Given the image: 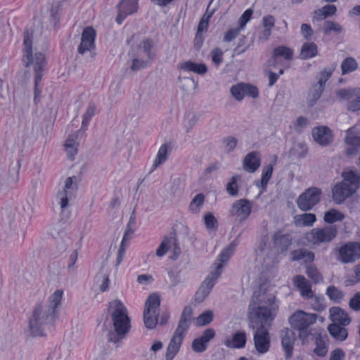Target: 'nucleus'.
I'll return each mask as SVG.
<instances>
[{"instance_id": "c756f323", "label": "nucleus", "mask_w": 360, "mask_h": 360, "mask_svg": "<svg viewBox=\"0 0 360 360\" xmlns=\"http://www.w3.org/2000/svg\"><path fill=\"white\" fill-rule=\"evenodd\" d=\"M205 195L202 193L195 195L189 204V212L193 214H198L205 203Z\"/></svg>"}, {"instance_id": "13d9d810", "label": "nucleus", "mask_w": 360, "mask_h": 360, "mask_svg": "<svg viewBox=\"0 0 360 360\" xmlns=\"http://www.w3.org/2000/svg\"><path fill=\"white\" fill-rule=\"evenodd\" d=\"M253 11L252 9H247L240 17L238 20L239 28L243 29L248 22L250 20Z\"/></svg>"}, {"instance_id": "5fc2aeb1", "label": "nucleus", "mask_w": 360, "mask_h": 360, "mask_svg": "<svg viewBox=\"0 0 360 360\" xmlns=\"http://www.w3.org/2000/svg\"><path fill=\"white\" fill-rule=\"evenodd\" d=\"M207 344L200 339V338H195L192 342V349L198 353L203 352L207 349Z\"/></svg>"}, {"instance_id": "423d86ee", "label": "nucleus", "mask_w": 360, "mask_h": 360, "mask_svg": "<svg viewBox=\"0 0 360 360\" xmlns=\"http://www.w3.org/2000/svg\"><path fill=\"white\" fill-rule=\"evenodd\" d=\"M316 315L297 310L288 319L291 328L298 331L299 338L303 343L308 341L311 335L310 326L316 322Z\"/></svg>"}, {"instance_id": "393cba45", "label": "nucleus", "mask_w": 360, "mask_h": 360, "mask_svg": "<svg viewBox=\"0 0 360 360\" xmlns=\"http://www.w3.org/2000/svg\"><path fill=\"white\" fill-rule=\"evenodd\" d=\"M180 68L185 72H193L200 75H205L207 72V68L205 63H197L191 60L181 63Z\"/></svg>"}, {"instance_id": "69168bd1", "label": "nucleus", "mask_w": 360, "mask_h": 360, "mask_svg": "<svg viewBox=\"0 0 360 360\" xmlns=\"http://www.w3.org/2000/svg\"><path fill=\"white\" fill-rule=\"evenodd\" d=\"M215 335V331L212 328H207L200 337L204 342L208 343Z\"/></svg>"}, {"instance_id": "2eb2a0df", "label": "nucleus", "mask_w": 360, "mask_h": 360, "mask_svg": "<svg viewBox=\"0 0 360 360\" xmlns=\"http://www.w3.org/2000/svg\"><path fill=\"white\" fill-rule=\"evenodd\" d=\"M138 0H122L117 5L118 14L116 18L117 22L120 25L127 15H132L139 9Z\"/></svg>"}, {"instance_id": "a18cd8bd", "label": "nucleus", "mask_w": 360, "mask_h": 360, "mask_svg": "<svg viewBox=\"0 0 360 360\" xmlns=\"http://www.w3.org/2000/svg\"><path fill=\"white\" fill-rule=\"evenodd\" d=\"M213 320V314L211 311H207L201 314L196 319V325L198 326H203L210 323Z\"/></svg>"}, {"instance_id": "c9c22d12", "label": "nucleus", "mask_w": 360, "mask_h": 360, "mask_svg": "<svg viewBox=\"0 0 360 360\" xmlns=\"http://www.w3.org/2000/svg\"><path fill=\"white\" fill-rule=\"evenodd\" d=\"M172 241H174V238L167 236L164 237L160 245L156 250L157 256L160 257L166 255L171 247Z\"/></svg>"}, {"instance_id": "e433bc0d", "label": "nucleus", "mask_w": 360, "mask_h": 360, "mask_svg": "<svg viewBox=\"0 0 360 360\" xmlns=\"http://www.w3.org/2000/svg\"><path fill=\"white\" fill-rule=\"evenodd\" d=\"M346 143L350 146L360 147V134L355 133L352 129L347 131Z\"/></svg>"}, {"instance_id": "f8f14e48", "label": "nucleus", "mask_w": 360, "mask_h": 360, "mask_svg": "<svg viewBox=\"0 0 360 360\" xmlns=\"http://www.w3.org/2000/svg\"><path fill=\"white\" fill-rule=\"evenodd\" d=\"M337 95L340 98L348 101L349 110L352 112L360 110V88L342 89L337 92Z\"/></svg>"}, {"instance_id": "0e129e2a", "label": "nucleus", "mask_w": 360, "mask_h": 360, "mask_svg": "<svg viewBox=\"0 0 360 360\" xmlns=\"http://www.w3.org/2000/svg\"><path fill=\"white\" fill-rule=\"evenodd\" d=\"M308 124L309 121L307 118L300 116L297 118L294 127L297 131H301L304 127H306L308 125Z\"/></svg>"}, {"instance_id": "7ed1b4c3", "label": "nucleus", "mask_w": 360, "mask_h": 360, "mask_svg": "<svg viewBox=\"0 0 360 360\" xmlns=\"http://www.w3.org/2000/svg\"><path fill=\"white\" fill-rule=\"evenodd\" d=\"M108 311L112 326L107 333V339L108 342L118 347L131 329L130 319L127 307L118 300L109 303Z\"/></svg>"}, {"instance_id": "9d476101", "label": "nucleus", "mask_w": 360, "mask_h": 360, "mask_svg": "<svg viewBox=\"0 0 360 360\" xmlns=\"http://www.w3.org/2000/svg\"><path fill=\"white\" fill-rule=\"evenodd\" d=\"M321 193V190L317 187L306 189L296 200L297 207L302 211L311 210L320 201Z\"/></svg>"}, {"instance_id": "6ab92c4d", "label": "nucleus", "mask_w": 360, "mask_h": 360, "mask_svg": "<svg viewBox=\"0 0 360 360\" xmlns=\"http://www.w3.org/2000/svg\"><path fill=\"white\" fill-rule=\"evenodd\" d=\"M246 342V333L243 330H238L233 333L231 337H226L224 340V345L228 348L242 349L245 347Z\"/></svg>"}, {"instance_id": "9b49d317", "label": "nucleus", "mask_w": 360, "mask_h": 360, "mask_svg": "<svg viewBox=\"0 0 360 360\" xmlns=\"http://www.w3.org/2000/svg\"><path fill=\"white\" fill-rule=\"evenodd\" d=\"M360 258V244L349 242L339 249L338 259L344 264L352 263Z\"/></svg>"}, {"instance_id": "79ce46f5", "label": "nucleus", "mask_w": 360, "mask_h": 360, "mask_svg": "<svg viewBox=\"0 0 360 360\" xmlns=\"http://www.w3.org/2000/svg\"><path fill=\"white\" fill-rule=\"evenodd\" d=\"M323 30L325 34H330L331 32L339 34L343 31V29L340 24L330 20H326L324 22Z\"/></svg>"}, {"instance_id": "7c9ffc66", "label": "nucleus", "mask_w": 360, "mask_h": 360, "mask_svg": "<svg viewBox=\"0 0 360 360\" xmlns=\"http://www.w3.org/2000/svg\"><path fill=\"white\" fill-rule=\"evenodd\" d=\"M316 220V217L312 213H304L295 217V223L297 226H311Z\"/></svg>"}, {"instance_id": "f704fd0d", "label": "nucleus", "mask_w": 360, "mask_h": 360, "mask_svg": "<svg viewBox=\"0 0 360 360\" xmlns=\"http://www.w3.org/2000/svg\"><path fill=\"white\" fill-rule=\"evenodd\" d=\"M344 217L343 214L335 209H331L325 213L323 219L326 223L332 224L335 221H342Z\"/></svg>"}, {"instance_id": "f3484780", "label": "nucleus", "mask_w": 360, "mask_h": 360, "mask_svg": "<svg viewBox=\"0 0 360 360\" xmlns=\"http://www.w3.org/2000/svg\"><path fill=\"white\" fill-rule=\"evenodd\" d=\"M280 336L283 349L285 352V356L288 359L292 355L295 334L292 330L285 328L281 330Z\"/></svg>"}, {"instance_id": "412c9836", "label": "nucleus", "mask_w": 360, "mask_h": 360, "mask_svg": "<svg viewBox=\"0 0 360 360\" xmlns=\"http://www.w3.org/2000/svg\"><path fill=\"white\" fill-rule=\"evenodd\" d=\"M293 283L303 298L309 299V297H313L314 292L311 290V283L304 276L297 275L295 276Z\"/></svg>"}, {"instance_id": "72a5a7b5", "label": "nucleus", "mask_w": 360, "mask_h": 360, "mask_svg": "<svg viewBox=\"0 0 360 360\" xmlns=\"http://www.w3.org/2000/svg\"><path fill=\"white\" fill-rule=\"evenodd\" d=\"M336 10L337 9L335 5H326L321 8H319L315 11L316 18L317 20H323L328 16L333 15L336 12Z\"/></svg>"}, {"instance_id": "a19ab883", "label": "nucleus", "mask_w": 360, "mask_h": 360, "mask_svg": "<svg viewBox=\"0 0 360 360\" xmlns=\"http://www.w3.org/2000/svg\"><path fill=\"white\" fill-rule=\"evenodd\" d=\"M311 299V306L312 309L316 311H323L325 307V299L323 296L316 295L314 293L313 294L312 297H309Z\"/></svg>"}, {"instance_id": "bf43d9fd", "label": "nucleus", "mask_w": 360, "mask_h": 360, "mask_svg": "<svg viewBox=\"0 0 360 360\" xmlns=\"http://www.w3.org/2000/svg\"><path fill=\"white\" fill-rule=\"evenodd\" d=\"M244 89H245V96H248L253 98H256L259 96V91L257 88L250 84L244 83Z\"/></svg>"}, {"instance_id": "ea45409f", "label": "nucleus", "mask_w": 360, "mask_h": 360, "mask_svg": "<svg viewBox=\"0 0 360 360\" xmlns=\"http://www.w3.org/2000/svg\"><path fill=\"white\" fill-rule=\"evenodd\" d=\"M96 107L94 103H90L83 115L82 129H86L91 118L95 115Z\"/></svg>"}, {"instance_id": "603ef678", "label": "nucleus", "mask_w": 360, "mask_h": 360, "mask_svg": "<svg viewBox=\"0 0 360 360\" xmlns=\"http://www.w3.org/2000/svg\"><path fill=\"white\" fill-rule=\"evenodd\" d=\"M333 70L334 68H324L323 70L321 72L320 78L316 84H319L321 86L324 87L326 82L331 77Z\"/></svg>"}, {"instance_id": "774afa93", "label": "nucleus", "mask_w": 360, "mask_h": 360, "mask_svg": "<svg viewBox=\"0 0 360 360\" xmlns=\"http://www.w3.org/2000/svg\"><path fill=\"white\" fill-rule=\"evenodd\" d=\"M345 353L341 349H335L330 352L329 360H344Z\"/></svg>"}, {"instance_id": "8fccbe9b", "label": "nucleus", "mask_w": 360, "mask_h": 360, "mask_svg": "<svg viewBox=\"0 0 360 360\" xmlns=\"http://www.w3.org/2000/svg\"><path fill=\"white\" fill-rule=\"evenodd\" d=\"M306 273L314 283H318L323 280L321 275L314 266H308Z\"/></svg>"}, {"instance_id": "a878e982", "label": "nucleus", "mask_w": 360, "mask_h": 360, "mask_svg": "<svg viewBox=\"0 0 360 360\" xmlns=\"http://www.w3.org/2000/svg\"><path fill=\"white\" fill-rule=\"evenodd\" d=\"M273 240L275 245L281 249V250L285 251L292 243V237L289 233L283 234L281 231L274 233Z\"/></svg>"}, {"instance_id": "680f3d73", "label": "nucleus", "mask_w": 360, "mask_h": 360, "mask_svg": "<svg viewBox=\"0 0 360 360\" xmlns=\"http://www.w3.org/2000/svg\"><path fill=\"white\" fill-rule=\"evenodd\" d=\"M349 306L354 311H360V293H356L349 300Z\"/></svg>"}, {"instance_id": "f257e3e1", "label": "nucleus", "mask_w": 360, "mask_h": 360, "mask_svg": "<svg viewBox=\"0 0 360 360\" xmlns=\"http://www.w3.org/2000/svg\"><path fill=\"white\" fill-rule=\"evenodd\" d=\"M275 296L254 295L248 309L249 327L255 330L253 340L255 347L259 354L266 353L270 348L271 339L266 325H270L276 316L278 305Z\"/></svg>"}, {"instance_id": "de8ad7c7", "label": "nucleus", "mask_w": 360, "mask_h": 360, "mask_svg": "<svg viewBox=\"0 0 360 360\" xmlns=\"http://www.w3.org/2000/svg\"><path fill=\"white\" fill-rule=\"evenodd\" d=\"M153 45H154V43L152 39H146L141 43V44L139 46V49L140 50H143V51L145 53V54L147 56V57L149 59H152L153 56H152L151 51H152V49L153 48Z\"/></svg>"}, {"instance_id": "473e14b6", "label": "nucleus", "mask_w": 360, "mask_h": 360, "mask_svg": "<svg viewBox=\"0 0 360 360\" xmlns=\"http://www.w3.org/2000/svg\"><path fill=\"white\" fill-rule=\"evenodd\" d=\"M323 89L324 87L321 86L318 84L313 85V86L309 90L307 98L309 105L312 106L316 103V102L321 97Z\"/></svg>"}, {"instance_id": "0eeeda50", "label": "nucleus", "mask_w": 360, "mask_h": 360, "mask_svg": "<svg viewBox=\"0 0 360 360\" xmlns=\"http://www.w3.org/2000/svg\"><path fill=\"white\" fill-rule=\"evenodd\" d=\"M359 187V176L354 172L345 173L342 182L336 184L333 189V200L342 203L346 198L352 195Z\"/></svg>"}, {"instance_id": "052dcab7", "label": "nucleus", "mask_w": 360, "mask_h": 360, "mask_svg": "<svg viewBox=\"0 0 360 360\" xmlns=\"http://www.w3.org/2000/svg\"><path fill=\"white\" fill-rule=\"evenodd\" d=\"M240 29L238 28H232L228 30L224 36V41L230 42L233 40L240 33Z\"/></svg>"}, {"instance_id": "6e6552de", "label": "nucleus", "mask_w": 360, "mask_h": 360, "mask_svg": "<svg viewBox=\"0 0 360 360\" xmlns=\"http://www.w3.org/2000/svg\"><path fill=\"white\" fill-rule=\"evenodd\" d=\"M160 299L158 295L153 293L149 295L143 311V322L148 329L154 328L158 323Z\"/></svg>"}, {"instance_id": "39448f33", "label": "nucleus", "mask_w": 360, "mask_h": 360, "mask_svg": "<svg viewBox=\"0 0 360 360\" xmlns=\"http://www.w3.org/2000/svg\"><path fill=\"white\" fill-rule=\"evenodd\" d=\"M235 248L236 245L231 243L229 247L221 252L219 258L221 264H219L215 270L208 275L195 294L196 300L199 302H202L210 294L216 283V281L222 272V263H225L229 259L230 257L235 251Z\"/></svg>"}, {"instance_id": "4c0bfd02", "label": "nucleus", "mask_w": 360, "mask_h": 360, "mask_svg": "<svg viewBox=\"0 0 360 360\" xmlns=\"http://www.w3.org/2000/svg\"><path fill=\"white\" fill-rule=\"evenodd\" d=\"M326 295L335 302H340L344 297L343 292L333 285L328 287Z\"/></svg>"}, {"instance_id": "bb28decb", "label": "nucleus", "mask_w": 360, "mask_h": 360, "mask_svg": "<svg viewBox=\"0 0 360 360\" xmlns=\"http://www.w3.org/2000/svg\"><path fill=\"white\" fill-rule=\"evenodd\" d=\"M170 148V144L167 143L162 144L160 147L155 160L153 162L151 172H153L157 167L167 161Z\"/></svg>"}, {"instance_id": "b1692460", "label": "nucleus", "mask_w": 360, "mask_h": 360, "mask_svg": "<svg viewBox=\"0 0 360 360\" xmlns=\"http://www.w3.org/2000/svg\"><path fill=\"white\" fill-rule=\"evenodd\" d=\"M79 133L80 130H77L74 134L70 135L65 143L67 155L71 160H73L75 155L77 153V147L79 146V143L77 140Z\"/></svg>"}, {"instance_id": "5701e85b", "label": "nucleus", "mask_w": 360, "mask_h": 360, "mask_svg": "<svg viewBox=\"0 0 360 360\" xmlns=\"http://www.w3.org/2000/svg\"><path fill=\"white\" fill-rule=\"evenodd\" d=\"M183 338L173 335L165 353L166 360H173L175 356L179 352L183 342Z\"/></svg>"}, {"instance_id": "1a4fd4ad", "label": "nucleus", "mask_w": 360, "mask_h": 360, "mask_svg": "<svg viewBox=\"0 0 360 360\" xmlns=\"http://www.w3.org/2000/svg\"><path fill=\"white\" fill-rule=\"evenodd\" d=\"M338 229L335 226H326L323 228L311 229L307 235V240L313 245L330 243L337 236Z\"/></svg>"}, {"instance_id": "4d7b16f0", "label": "nucleus", "mask_w": 360, "mask_h": 360, "mask_svg": "<svg viewBox=\"0 0 360 360\" xmlns=\"http://www.w3.org/2000/svg\"><path fill=\"white\" fill-rule=\"evenodd\" d=\"M190 326V323L184 322V321H179L178 326L174 331V335L177 336H181L184 338L185 334Z\"/></svg>"}, {"instance_id": "ddd939ff", "label": "nucleus", "mask_w": 360, "mask_h": 360, "mask_svg": "<svg viewBox=\"0 0 360 360\" xmlns=\"http://www.w3.org/2000/svg\"><path fill=\"white\" fill-rule=\"evenodd\" d=\"M75 176L68 177L65 181V186L63 191L58 193V198L60 199L59 204L62 210L68 206V201L71 200L77 191V185L73 182Z\"/></svg>"}, {"instance_id": "49530a36", "label": "nucleus", "mask_w": 360, "mask_h": 360, "mask_svg": "<svg viewBox=\"0 0 360 360\" xmlns=\"http://www.w3.org/2000/svg\"><path fill=\"white\" fill-rule=\"evenodd\" d=\"M222 143L224 145V150L231 153L234 150L237 144L238 139L232 136H229L223 139Z\"/></svg>"}, {"instance_id": "2f4dec72", "label": "nucleus", "mask_w": 360, "mask_h": 360, "mask_svg": "<svg viewBox=\"0 0 360 360\" xmlns=\"http://www.w3.org/2000/svg\"><path fill=\"white\" fill-rule=\"evenodd\" d=\"M359 68L356 60L353 57H347L341 64L342 75H345L354 72Z\"/></svg>"}, {"instance_id": "58836bf2", "label": "nucleus", "mask_w": 360, "mask_h": 360, "mask_svg": "<svg viewBox=\"0 0 360 360\" xmlns=\"http://www.w3.org/2000/svg\"><path fill=\"white\" fill-rule=\"evenodd\" d=\"M273 53L275 56H278V58L283 57L287 60H291L293 56L292 50L284 46H280L274 49Z\"/></svg>"}, {"instance_id": "09e8293b", "label": "nucleus", "mask_w": 360, "mask_h": 360, "mask_svg": "<svg viewBox=\"0 0 360 360\" xmlns=\"http://www.w3.org/2000/svg\"><path fill=\"white\" fill-rule=\"evenodd\" d=\"M204 222L209 230H216L217 228V220L212 213H207L204 216Z\"/></svg>"}, {"instance_id": "864d4df0", "label": "nucleus", "mask_w": 360, "mask_h": 360, "mask_svg": "<svg viewBox=\"0 0 360 360\" xmlns=\"http://www.w3.org/2000/svg\"><path fill=\"white\" fill-rule=\"evenodd\" d=\"M316 347L314 349V352L319 356H325L327 354L328 349L321 338H316Z\"/></svg>"}, {"instance_id": "aec40b11", "label": "nucleus", "mask_w": 360, "mask_h": 360, "mask_svg": "<svg viewBox=\"0 0 360 360\" xmlns=\"http://www.w3.org/2000/svg\"><path fill=\"white\" fill-rule=\"evenodd\" d=\"M261 165V155L258 151H252L248 153L243 162V169L250 173L256 172Z\"/></svg>"}, {"instance_id": "f03ea898", "label": "nucleus", "mask_w": 360, "mask_h": 360, "mask_svg": "<svg viewBox=\"0 0 360 360\" xmlns=\"http://www.w3.org/2000/svg\"><path fill=\"white\" fill-rule=\"evenodd\" d=\"M63 292L56 290L49 298L47 304H37L29 319V331L32 336H43L47 326L52 324L58 314Z\"/></svg>"}, {"instance_id": "6e6d98bb", "label": "nucleus", "mask_w": 360, "mask_h": 360, "mask_svg": "<svg viewBox=\"0 0 360 360\" xmlns=\"http://www.w3.org/2000/svg\"><path fill=\"white\" fill-rule=\"evenodd\" d=\"M212 61L219 66L223 62V51L219 48H214L211 51Z\"/></svg>"}, {"instance_id": "e2e57ef3", "label": "nucleus", "mask_w": 360, "mask_h": 360, "mask_svg": "<svg viewBox=\"0 0 360 360\" xmlns=\"http://www.w3.org/2000/svg\"><path fill=\"white\" fill-rule=\"evenodd\" d=\"M210 17L211 14L207 15H206V14L203 15L199 22L197 32L202 33L203 31H207Z\"/></svg>"}, {"instance_id": "338daca9", "label": "nucleus", "mask_w": 360, "mask_h": 360, "mask_svg": "<svg viewBox=\"0 0 360 360\" xmlns=\"http://www.w3.org/2000/svg\"><path fill=\"white\" fill-rule=\"evenodd\" d=\"M262 24L264 28H269L271 30L275 24L274 17L271 15L264 16L262 18Z\"/></svg>"}, {"instance_id": "20e7f679", "label": "nucleus", "mask_w": 360, "mask_h": 360, "mask_svg": "<svg viewBox=\"0 0 360 360\" xmlns=\"http://www.w3.org/2000/svg\"><path fill=\"white\" fill-rule=\"evenodd\" d=\"M32 38V34L28 31L24 33L22 60L26 68L32 66L33 68L34 73V101H37V98H40L41 91L38 89V86L41 84L46 61L45 56L42 53L36 52L33 55Z\"/></svg>"}, {"instance_id": "a211bd4d", "label": "nucleus", "mask_w": 360, "mask_h": 360, "mask_svg": "<svg viewBox=\"0 0 360 360\" xmlns=\"http://www.w3.org/2000/svg\"><path fill=\"white\" fill-rule=\"evenodd\" d=\"M314 140L322 146L329 145L333 141V134L327 127H318L312 129Z\"/></svg>"}, {"instance_id": "3c124183", "label": "nucleus", "mask_w": 360, "mask_h": 360, "mask_svg": "<svg viewBox=\"0 0 360 360\" xmlns=\"http://www.w3.org/2000/svg\"><path fill=\"white\" fill-rule=\"evenodd\" d=\"M238 179V176H232L231 181L226 186L227 193L232 196H236L238 195V185H237Z\"/></svg>"}, {"instance_id": "37998d69", "label": "nucleus", "mask_w": 360, "mask_h": 360, "mask_svg": "<svg viewBox=\"0 0 360 360\" xmlns=\"http://www.w3.org/2000/svg\"><path fill=\"white\" fill-rule=\"evenodd\" d=\"M273 165L270 164L268 165H265L262 169V174L261 178V186L263 188H265L268 184L269 180L272 176L273 173Z\"/></svg>"}, {"instance_id": "dca6fc26", "label": "nucleus", "mask_w": 360, "mask_h": 360, "mask_svg": "<svg viewBox=\"0 0 360 360\" xmlns=\"http://www.w3.org/2000/svg\"><path fill=\"white\" fill-rule=\"evenodd\" d=\"M96 32L91 27H85L82 34L81 43L78 46V53L83 55L95 47Z\"/></svg>"}, {"instance_id": "cd10ccee", "label": "nucleus", "mask_w": 360, "mask_h": 360, "mask_svg": "<svg viewBox=\"0 0 360 360\" xmlns=\"http://www.w3.org/2000/svg\"><path fill=\"white\" fill-rule=\"evenodd\" d=\"M318 54L317 45L314 42H304L301 48L300 58L303 60L315 57Z\"/></svg>"}, {"instance_id": "c03bdc74", "label": "nucleus", "mask_w": 360, "mask_h": 360, "mask_svg": "<svg viewBox=\"0 0 360 360\" xmlns=\"http://www.w3.org/2000/svg\"><path fill=\"white\" fill-rule=\"evenodd\" d=\"M231 95L238 101H242L245 97L244 83H238L231 88Z\"/></svg>"}, {"instance_id": "4468645a", "label": "nucleus", "mask_w": 360, "mask_h": 360, "mask_svg": "<svg viewBox=\"0 0 360 360\" xmlns=\"http://www.w3.org/2000/svg\"><path fill=\"white\" fill-rule=\"evenodd\" d=\"M252 206L250 200L240 199L236 200L231 206L230 213L236 216L240 221H245L252 212Z\"/></svg>"}, {"instance_id": "4be33fe9", "label": "nucleus", "mask_w": 360, "mask_h": 360, "mask_svg": "<svg viewBox=\"0 0 360 360\" xmlns=\"http://www.w3.org/2000/svg\"><path fill=\"white\" fill-rule=\"evenodd\" d=\"M330 318L333 322L343 326H347L350 323L351 319L347 312L338 307H333L329 310Z\"/></svg>"}, {"instance_id": "c85d7f7f", "label": "nucleus", "mask_w": 360, "mask_h": 360, "mask_svg": "<svg viewBox=\"0 0 360 360\" xmlns=\"http://www.w3.org/2000/svg\"><path fill=\"white\" fill-rule=\"evenodd\" d=\"M346 326L340 325L337 323H332L328 326V332L335 339L343 341L348 335L347 330L345 328Z\"/></svg>"}]
</instances>
